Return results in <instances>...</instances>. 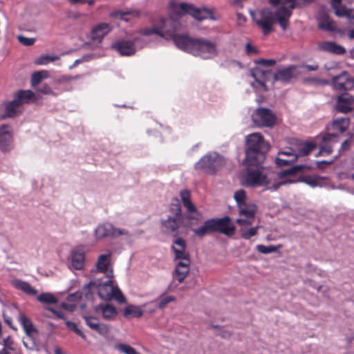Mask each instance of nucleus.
<instances>
[{
    "label": "nucleus",
    "instance_id": "cd10ccee",
    "mask_svg": "<svg viewBox=\"0 0 354 354\" xmlns=\"http://www.w3.org/2000/svg\"><path fill=\"white\" fill-rule=\"evenodd\" d=\"M257 210V207L254 203H245L239 206V215L243 217L254 218V215Z\"/></svg>",
    "mask_w": 354,
    "mask_h": 354
},
{
    "label": "nucleus",
    "instance_id": "3c124183",
    "mask_svg": "<svg viewBox=\"0 0 354 354\" xmlns=\"http://www.w3.org/2000/svg\"><path fill=\"white\" fill-rule=\"evenodd\" d=\"M113 299H115L119 304H125L127 302L125 297L118 287L115 288Z\"/></svg>",
    "mask_w": 354,
    "mask_h": 354
},
{
    "label": "nucleus",
    "instance_id": "4be33fe9",
    "mask_svg": "<svg viewBox=\"0 0 354 354\" xmlns=\"http://www.w3.org/2000/svg\"><path fill=\"white\" fill-rule=\"evenodd\" d=\"M251 75L255 79L256 82L265 88L266 84L264 82L270 81L272 77L273 78L270 71L263 70L259 66L255 67L251 71Z\"/></svg>",
    "mask_w": 354,
    "mask_h": 354
},
{
    "label": "nucleus",
    "instance_id": "de8ad7c7",
    "mask_svg": "<svg viewBox=\"0 0 354 354\" xmlns=\"http://www.w3.org/2000/svg\"><path fill=\"white\" fill-rule=\"evenodd\" d=\"M257 250L260 253H262V254H269V253H272V252H276L277 250V248L276 246H274V245L266 246V245H258L257 246Z\"/></svg>",
    "mask_w": 354,
    "mask_h": 354
},
{
    "label": "nucleus",
    "instance_id": "c03bdc74",
    "mask_svg": "<svg viewBox=\"0 0 354 354\" xmlns=\"http://www.w3.org/2000/svg\"><path fill=\"white\" fill-rule=\"evenodd\" d=\"M115 347L119 351L124 354H140L135 348L128 344H117Z\"/></svg>",
    "mask_w": 354,
    "mask_h": 354
},
{
    "label": "nucleus",
    "instance_id": "a19ab883",
    "mask_svg": "<svg viewBox=\"0 0 354 354\" xmlns=\"http://www.w3.org/2000/svg\"><path fill=\"white\" fill-rule=\"evenodd\" d=\"M315 148V145L313 143H306L298 150V152L294 156H297V160L300 156H306L310 153Z\"/></svg>",
    "mask_w": 354,
    "mask_h": 354
},
{
    "label": "nucleus",
    "instance_id": "680f3d73",
    "mask_svg": "<svg viewBox=\"0 0 354 354\" xmlns=\"http://www.w3.org/2000/svg\"><path fill=\"white\" fill-rule=\"evenodd\" d=\"M299 66V70L300 68L306 70L307 71H315L318 69V65H308V64H302L297 65Z\"/></svg>",
    "mask_w": 354,
    "mask_h": 354
},
{
    "label": "nucleus",
    "instance_id": "e433bc0d",
    "mask_svg": "<svg viewBox=\"0 0 354 354\" xmlns=\"http://www.w3.org/2000/svg\"><path fill=\"white\" fill-rule=\"evenodd\" d=\"M347 72L343 71L339 75L335 76L332 79L333 86L337 90L344 91L345 81L346 80Z\"/></svg>",
    "mask_w": 354,
    "mask_h": 354
},
{
    "label": "nucleus",
    "instance_id": "4d7b16f0",
    "mask_svg": "<svg viewBox=\"0 0 354 354\" xmlns=\"http://www.w3.org/2000/svg\"><path fill=\"white\" fill-rule=\"evenodd\" d=\"M354 87V79L350 77L348 73H347L346 80L345 81V86L344 88V91L351 90Z\"/></svg>",
    "mask_w": 354,
    "mask_h": 354
},
{
    "label": "nucleus",
    "instance_id": "473e14b6",
    "mask_svg": "<svg viewBox=\"0 0 354 354\" xmlns=\"http://www.w3.org/2000/svg\"><path fill=\"white\" fill-rule=\"evenodd\" d=\"M318 27L320 29L329 32L335 31L337 29L335 22L326 15H324L320 18Z\"/></svg>",
    "mask_w": 354,
    "mask_h": 354
},
{
    "label": "nucleus",
    "instance_id": "49530a36",
    "mask_svg": "<svg viewBox=\"0 0 354 354\" xmlns=\"http://www.w3.org/2000/svg\"><path fill=\"white\" fill-rule=\"evenodd\" d=\"M234 199L236 202L237 203L238 207L240 206V205L245 204V191L241 189L234 193Z\"/></svg>",
    "mask_w": 354,
    "mask_h": 354
},
{
    "label": "nucleus",
    "instance_id": "72a5a7b5",
    "mask_svg": "<svg viewBox=\"0 0 354 354\" xmlns=\"http://www.w3.org/2000/svg\"><path fill=\"white\" fill-rule=\"evenodd\" d=\"M12 285L16 288L21 290L28 295H36L37 293V291L34 288H32L28 282L16 279L12 281Z\"/></svg>",
    "mask_w": 354,
    "mask_h": 354
},
{
    "label": "nucleus",
    "instance_id": "7ed1b4c3",
    "mask_svg": "<svg viewBox=\"0 0 354 354\" xmlns=\"http://www.w3.org/2000/svg\"><path fill=\"white\" fill-rule=\"evenodd\" d=\"M174 10L180 16L189 14L197 21H203L207 19L213 21L218 19V17L215 15L216 10L214 8H207L204 6L196 8L192 4L181 3L175 5Z\"/></svg>",
    "mask_w": 354,
    "mask_h": 354
},
{
    "label": "nucleus",
    "instance_id": "2eb2a0df",
    "mask_svg": "<svg viewBox=\"0 0 354 354\" xmlns=\"http://www.w3.org/2000/svg\"><path fill=\"white\" fill-rule=\"evenodd\" d=\"M335 109L342 113H348L354 110V97L347 93L337 97Z\"/></svg>",
    "mask_w": 354,
    "mask_h": 354
},
{
    "label": "nucleus",
    "instance_id": "603ef678",
    "mask_svg": "<svg viewBox=\"0 0 354 354\" xmlns=\"http://www.w3.org/2000/svg\"><path fill=\"white\" fill-rule=\"evenodd\" d=\"M66 325L68 329L73 330L77 335H80L83 338H85L84 334L77 328V326L74 322L71 321H66Z\"/></svg>",
    "mask_w": 354,
    "mask_h": 354
},
{
    "label": "nucleus",
    "instance_id": "f8f14e48",
    "mask_svg": "<svg viewBox=\"0 0 354 354\" xmlns=\"http://www.w3.org/2000/svg\"><path fill=\"white\" fill-rule=\"evenodd\" d=\"M180 200L189 214V220H198L201 218V214L197 210L195 205L191 201V194L187 189H183L180 192Z\"/></svg>",
    "mask_w": 354,
    "mask_h": 354
},
{
    "label": "nucleus",
    "instance_id": "0eeeda50",
    "mask_svg": "<svg viewBox=\"0 0 354 354\" xmlns=\"http://www.w3.org/2000/svg\"><path fill=\"white\" fill-rule=\"evenodd\" d=\"M253 123L259 127L272 128L276 123L277 117L269 109L258 108L252 114Z\"/></svg>",
    "mask_w": 354,
    "mask_h": 354
},
{
    "label": "nucleus",
    "instance_id": "13d9d810",
    "mask_svg": "<svg viewBox=\"0 0 354 354\" xmlns=\"http://www.w3.org/2000/svg\"><path fill=\"white\" fill-rule=\"evenodd\" d=\"M57 59L55 57L43 56L41 57L37 61L38 64H46L49 62H53Z\"/></svg>",
    "mask_w": 354,
    "mask_h": 354
},
{
    "label": "nucleus",
    "instance_id": "c756f323",
    "mask_svg": "<svg viewBox=\"0 0 354 354\" xmlns=\"http://www.w3.org/2000/svg\"><path fill=\"white\" fill-rule=\"evenodd\" d=\"M20 105L21 104L19 103L18 100H16L15 98L7 103L5 106L6 113L0 115V120H3L6 118L15 117L17 114V109L19 108Z\"/></svg>",
    "mask_w": 354,
    "mask_h": 354
},
{
    "label": "nucleus",
    "instance_id": "a18cd8bd",
    "mask_svg": "<svg viewBox=\"0 0 354 354\" xmlns=\"http://www.w3.org/2000/svg\"><path fill=\"white\" fill-rule=\"evenodd\" d=\"M259 226L251 227L248 230H241V235L242 238L245 239H250L251 237L255 236L257 234V230Z\"/></svg>",
    "mask_w": 354,
    "mask_h": 354
},
{
    "label": "nucleus",
    "instance_id": "9d476101",
    "mask_svg": "<svg viewBox=\"0 0 354 354\" xmlns=\"http://www.w3.org/2000/svg\"><path fill=\"white\" fill-rule=\"evenodd\" d=\"M111 252L108 251L106 254L98 257L96 262V270L93 271V279L98 278L97 274H103L106 277H113L112 269L110 268Z\"/></svg>",
    "mask_w": 354,
    "mask_h": 354
},
{
    "label": "nucleus",
    "instance_id": "37998d69",
    "mask_svg": "<svg viewBox=\"0 0 354 354\" xmlns=\"http://www.w3.org/2000/svg\"><path fill=\"white\" fill-rule=\"evenodd\" d=\"M175 301V297L172 295H165V294L161 295L157 299L156 301H158V307L160 309H163L166 307V306L170 303Z\"/></svg>",
    "mask_w": 354,
    "mask_h": 354
},
{
    "label": "nucleus",
    "instance_id": "1a4fd4ad",
    "mask_svg": "<svg viewBox=\"0 0 354 354\" xmlns=\"http://www.w3.org/2000/svg\"><path fill=\"white\" fill-rule=\"evenodd\" d=\"M301 75L297 65H290L287 67L278 69L273 75V83L281 82L283 84L292 82Z\"/></svg>",
    "mask_w": 354,
    "mask_h": 354
},
{
    "label": "nucleus",
    "instance_id": "5701e85b",
    "mask_svg": "<svg viewBox=\"0 0 354 354\" xmlns=\"http://www.w3.org/2000/svg\"><path fill=\"white\" fill-rule=\"evenodd\" d=\"M110 31L111 27L109 24H100L93 28L91 31V38L93 41L100 42Z\"/></svg>",
    "mask_w": 354,
    "mask_h": 354
},
{
    "label": "nucleus",
    "instance_id": "c85d7f7f",
    "mask_svg": "<svg viewBox=\"0 0 354 354\" xmlns=\"http://www.w3.org/2000/svg\"><path fill=\"white\" fill-rule=\"evenodd\" d=\"M337 138L335 133H328L322 137L323 144L320 145V150L317 156L321 154H330L332 152V146L328 142Z\"/></svg>",
    "mask_w": 354,
    "mask_h": 354
},
{
    "label": "nucleus",
    "instance_id": "423d86ee",
    "mask_svg": "<svg viewBox=\"0 0 354 354\" xmlns=\"http://www.w3.org/2000/svg\"><path fill=\"white\" fill-rule=\"evenodd\" d=\"M224 164L225 160L222 156L216 153H210L201 158L196 164V168L212 174L222 167Z\"/></svg>",
    "mask_w": 354,
    "mask_h": 354
},
{
    "label": "nucleus",
    "instance_id": "bb28decb",
    "mask_svg": "<svg viewBox=\"0 0 354 354\" xmlns=\"http://www.w3.org/2000/svg\"><path fill=\"white\" fill-rule=\"evenodd\" d=\"M192 230L194 234L198 237H203L207 234L214 233L212 218L205 221L200 227Z\"/></svg>",
    "mask_w": 354,
    "mask_h": 354
},
{
    "label": "nucleus",
    "instance_id": "09e8293b",
    "mask_svg": "<svg viewBox=\"0 0 354 354\" xmlns=\"http://www.w3.org/2000/svg\"><path fill=\"white\" fill-rule=\"evenodd\" d=\"M295 161H297V156H293V158H291L290 159H283V158H277L275 160V162H276L277 165L279 167H286Z\"/></svg>",
    "mask_w": 354,
    "mask_h": 354
},
{
    "label": "nucleus",
    "instance_id": "4c0bfd02",
    "mask_svg": "<svg viewBox=\"0 0 354 354\" xmlns=\"http://www.w3.org/2000/svg\"><path fill=\"white\" fill-rule=\"evenodd\" d=\"M34 93L30 90H22L19 91L15 95V99L18 100L20 104L22 103H28L34 97Z\"/></svg>",
    "mask_w": 354,
    "mask_h": 354
},
{
    "label": "nucleus",
    "instance_id": "f257e3e1",
    "mask_svg": "<svg viewBox=\"0 0 354 354\" xmlns=\"http://www.w3.org/2000/svg\"><path fill=\"white\" fill-rule=\"evenodd\" d=\"M263 162L256 159L244 160L246 169L241 177L242 185L248 187H266L267 189L276 191L281 186L292 183L290 180L274 182L272 172H266L261 165Z\"/></svg>",
    "mask_w": 354,
    "mask_h": 354
},
{
    "label": "nucleus",
    "instance_id": "0e129e2a",
    "mask_svg": "<svg viewBox=\"0 0 354 354\" xmlns=\"http://www.w3.org/2000/svg\"><path fill=\"white\" fill-rule=\"evenodd\" d=\"M300 181L304 182L311 187H316L318 185L317 180L315 178H308L301 180Z\"/></svg>",
    "mask_w": 354,
    "mask_h": 354
},
{
    "label": "nucleus",
    "instance_id": "5fc2aeb1",
    "mask_svg": "<svg viewBox=\"0 0 354 354\" xmlns=\"http://www.w3.org/2000/svg\"><path fill=\"white\" fill-rule=\"evenodd\" d=\"M254 221L252 218L244 217L236 219V223L241 226L250 225Z\"/></svg>",
    "mask_w": 354,
    "mask_h": 354
},
{
    "label": "nucleus",
    "instance_id": "bf43d9fd",
    "mask_svg": "<svg viewBox=\"0 0 354 354\" xmlns=\"http://www.w3.org/2000/svg\"><path fill=\"white\" fill-rule=\"evenodd\" d=\"M143 34L145 35H150L151 34H157V35H159L160 36H161L162 37H165L163 35L162 32H161L160 31H159L156 28L145 29V30H143Z\"/></svg>",
    "mask_w": 354,
    "mask_h": 354
},
{
    "label": "nucleus",
    "instance_id": "ddd939ff",
    "mask_svg": "<svg viewBox=\"0 0 354 354\" xmlns=\"http://www.w3.org/2000/svg\"><path fill=\"white\" fill-rule=\"evenodd\" d=\"M169 37L178 48L192 54L196 39L190 38L186 35L172 34L171 32L169 34Z\"/></svg>",
    "mask_w": 354,
    "mask_h": 354
},
{
    "label": "nucleus",
    "instance_id": "2f4dec72",
    "mask_svg": "<svg viewBox=\"0 0 354 354\" xmlns=\"http://www.w3.org/2000/svg\"><path fill=\"white\" fill-rule=\"evenodd\" d=\"M113 225L102 224L95 229V234L97 239H102L106 236H112Z\"/></svg>",
    "mask_w": 354,
    "mask_h": 354
},
{
    "label": "nucleus",
    "instance_id": "e2e57ef3",
    "mask_svg": "<svg viewBox=\"0 0 354 354\" xmlns=\"http://www.w3.org/2000/svg\"><path fill=\"white\" fill-rule=\"evenodd\" d=\"M72 4H82L88 3L89 6H92L95 3V0H69Z\"/></svg>",
    "mask_w": 354,
    "mask_h": 354
},
{
    "label": "nucleus",
    "instance_id": "774afa93",
    "mask_svg": "<svg viewBox=\"0 0 354 354\" xmlns=\"http://www.w3.org/2000/svg\"><path fill=\"white\" fill-rule=\"evenodd\" d=\"M351 142L349 140H344L341 145V148L339 149L340 151H344L348 150L350 147Z\"/></svg>",
    "mask_w": 354,
    "mask_h": 354
},
{
    "label": "nucleus",
    "instance_id": "6e6552de",
    "mask_svg": "<svg viewBox=\"0 0 354 354\" xmlns=\"http://www.w3.org/2000/svg\"><path fill=\"white\" fill-rule=\"evenodd\" d=\"M192 54L199 55L204 59H209L216 55V46L212 41L205 39H196Z\"/></svg>",
    "mask_w": 354,
    "mask_h": 354
},
{
    "label": "nucleus",
    "instance_id": "6ab92c4d",
    "mask_svg": "<svg viewBox=\"0 0 354 354\" xmlns=\"http://www.w3.org/2000/svg\"><path fill=\"white\" fill-rule=\"evenodd\" d=\"M175 246L171 247V250L175 254V260L189 259V254L185 251L186 243L182 238H178L174 241Z\"/></svg>",
    "mask_w": 354,
    "mask_h": 354
},
{
    "label": "nucleus",
    "instance_id": "f03ea898",
    "mask_svg": "<svg viewBox=\"0 0 354 354\" xmlns=\"http://www.w3.org/2000/svg\"><path fill=\"white\" fill-rule=\"evenodd\" d=\"M245 159L263 161L265 153L270 148L265 142L263 137L259 133H251L246 137Z\"/></svg>",
    "mask_w": 354,
    "mask_h": 354
},
{
    "label": "nucleus",
    "instance_id": "a211bd4d",
    "mask_svg": "<svg viewBox=\"0 0 354 354\" xmlns=\"http://www.w3.org/2000/svg\"><path fill=\"white\" fill-rule=\"evenodd\" d=\"M190 260H180L177 263L173 272V277L176 279L178 283H182L189 272Z\"/></svg>",
    "mask_w": 354,
    "mask_h": 354
},
{
    "label": "nucleus",
    "instance_id": "20e7f679",
    "mask_svg": "<svg viewBox=\"0 0 354 354\" xmlns=\"http://www.w3.org/2000/svg\"><path fill=\"white\" fill-rule=\"evenodd\" d=\"M105 281H102V277L95 278L91 280L89 283L85 284L83 289L85 292L86 297H88L90 292L91 287H96L98 288L99 297L105 301H110L113 299V295H114L115 288L113 286V277H106Z\"/></svg>",
    "mask_w": 354,
    "mask_h": 354
},
{
    "label": "nucleus",
    "instance_id": "f3484780",
    "mask_svg": "<svg viewBox=\"0 0 354 354\" xmlns=\"http://www.w3.org/2000/svg\"><path fill=\"white\" fill-rule=\"evenodd\" d=\"M317 49L329 53L342 55L346 53L345 48L334 41H324L318 43Z\"/></svg>",
    "mask_w": 354,
    "mask_h": 354
},
{
    "label": "nucleus",
    "instance_id": "864d4df0",
    "mask_svg": "<svg viewBox=\"0 0 354 354\" xmlns=\"http://www.w3.org/2000/svg\"><path fill=\"white\" fill-rule=\"evenodd\" d=\"M17 39L21 44L26 46L33 45L35 41V38H28L22 35H19Z\"/></svg>",
    "mask_w": 354,
    "mask_h": 354
},
{
    "label": "nucleus",
    "instance_id": "ea45409f",
    "mask_svg": "<svg viewBox=\"0 0 354 354\" xmlns=\"http://www.w3.org/2000/svg\"><path fill=\"white\" fill-rule=\"evenodd\" d=\"M37 300L43 304H55L57 303V299L51 293H42L37 297Z\"/></svg>",
    "mask_w": 354,
    "mask_h": 354
},
{
    "label": "nucleus",
    "instance_id": "393cba45",
    "mask_svg": "<svg viewBox=\"0 0 354 354\" xmlns=\"http://www.w3.org/2000/svg\"><path fill=\"white\" fill-rule=\"evenodd\" d=\"M95 310L96 312L100 311L102 317L106 320L113 319L118 315L116 308L109 304H100L95 307Z\"/></svg>",
    "mask_w": 354,
    "mask_h": 354
},
{
    "label": "nucleus",
    "instance_id": "052dcab7",
    "mask_svg": "<svg viewBox=\"0 0 354 354\" xmlns=\"http://www.w3.org/2000/svg\"><path fill=\"white\" fill-rule=\"evenodd\" d=\"M245 51L248 55L257 53V49L254 46H252L250 43L245 44Z\"/></svg>",
    "mask_w": 354,
    "mask_h": 354
},
{
    "label": "nucleus",
    "instance_id": "a878e982",
    "mask_svg": "<svg viewBox=\"0 0 354 354\" xmlns=\"http://www.w3.org/2000/svg\"><path fill=\"white\" fill-rule=\"evenodd\" d=\"M19 321L27 335V339L30 340L32 338L34 333H37V330L34 327L31 321L25 315H21L19 317Z\"/></svg>",
    "mask_w": 354,
    "mask_h": 354
},
{
    "label": "nucleus",
    "instance_id": "dca6fc26",
    "mask_svg": "<svg viewBox=\"0 0 354 354\" xmlns=\"http://www.w3.org/2000/svg\"><path fill=\"white\" fill-rule=\"evenodd\" d=\"M310 167L305 165H299L293 166L288 169L284 170L283 171L275 173L272 172L273 180L275 181H289L290 179L283 180V178L289 176H293L296 174L302 171L305 169H309ZM292 181V180H290ZM295 181L292 180V183Z\"/></svg>",
    "mask_w": 354,
    "mask_h": 354
},
{
    "label": "nucleus",
    "instance_id": "39448f33",
    "mask_svg": "<svg viewBox=\"0 0 354 354\" xmlns=\"http://www.w3.org/2000/svg\"><path fill=\"white\" fill-rule=\"evenodd\" d=\"M183 223L181 207L178 198H174L170 207V214L166 220L162 221V225L170 232L177 235L178 227Z\"/></svg>",
    "mask_w": 354,
    "mask_h": 354
},
{
    "label": "nucleus",
    "instance_id": "58836bf2",
    "mask_svg": "<svg viewBox=\"0 0 354 354\" xmlns=\"http://www.w3.org/2000/svg\"><path fill=\"white\" fill-rule=\"evenodd\" d=\"M342 0H330L331 6L335 10V13L338 17L348 16L349 13L345 8L341 6Z\"/></svg>",
    "mask_w": 354,
    "mask_h": 354
},
{
    "label": "nucleus",
    "instance_id": "f704fd0d",
    "mask_svg": "<svg viewBox=\"0 0 354 354\" xmlns=\"http://www.w3.org/2000/svg\"><path fill=\"white\" fill-rule=\"evenodd\" d=\"M143 315V310L140 306L128 305L124 309V316L127 318L130 317H140Z\"/></svg>",
    "mask_w": 354,
    "mask_h": 354
},
{
    "label": "nucleus",
    "instance_id": "412c9836",
    "mask_svg": "<svg viewBox=\"0 0 354 354\" xmlns=\"http://www.w3.org/2000/svg\"><path fill=\"white\" fill-rule=\"evenodd\" d=\"M112 48L116 50L122 55L129 56L133 55L136 48L133 42L129 41L121 40L112 44Z\"/></svg>",
    "mask_w": 354,
    "mask_h": 354
},
{
    "label": "nucleus",
    "instance_id": "7c9ffc66",
    "mask_svg": "<svg viewBox=\"0 0 354 354\" xmlns=\"http://www.w3.org/2000/svg\"><path fill=\"white\" fill-rule=\"evenodd\" d=\"M350 125V119L347 117L337 118L332 124L333 129L340 133L345 132Z\"/></svg>",
    "mask_w": 354,
    "mask_h": 354
},
{
    "label": "nucleus",
    "instance_id": "4468645a",
    "mask_svg": "<svg viewBox=\"0 0 354 354\" xmlns=\"http://www.w3.org/2000/svg\"><path fill=\"white\" fill-rule=\"evenodd\" d=\"M140 15V11L133 8H127L124 10H114L109 12L110 17L126 22H129L135 18H139Z\"/></svg>",
    "mask_w": 354,
    "mask_h": 354
},
{
    "label": "nucleus",
    "instance_id": "aec40b11",
    "mask_svg": "<svg viewBox=\"0 0 354 354\" xmlns=\"http://www.w3.org/2000/svg\"><path fill=\"white\" fill-rule=\"evenodd\" d=\"M84 319L90 328L97 332L102 335H106L109 332V328L106 324H100L95 317L84 316Z\"/></svg>",
    "mask_w": 354,
    "mask_h": 354
},
{
    "label": "nucleus",
    "instance_id": "b1692460",
    "mask_svg": "<svg viewBox=\"0 0 354 354\" xmlns=\"http://www.w3.org/2000/svg\"><path fill=\"white\" fill-rule=\"evenodd\" d=\"M6 125L0 127V149L4 152L10 149L12 141V133L10 131L6 130Z\"/></svg>",
    "mask_w": 354,
    "mask_h": 354
},
{
    "label": "nucleus",
    "instance_id": "9b49d317",
    "mask_svg": "<svg viewBox=\"0 0 354 354\" xmlns=\"http://www.w3.org/2000/svg\"><path fill=\"white\" fill-rule=\"evenodd\" d=\"M214 233H220L227 236H232L235 232V226L231 218L225 216L220 218H212Z\"/></svg>",
    "mask_w": 354,
    "mask_h": 354
},
{
    "label": "nucleus",
    "instance_id": "8fccbe9b",
    "mask_svg": "<svg viewBox=\"0 0 354 354\" xmlns=\"http://www.w3.org/2000/svg\"><path fill=\"white\" fill-rule=\"evenodd\" d=\"M120 236H131L129 231L123 228H118L113 225L112 237L116 238Z\"/></svg>",
    "mask_w": 354,
    "mask_h": 354
},
{
    "label": "nucleus",
    "instance_id": "6e6d98bb",
    "mask_svg": "<svg viewBox=\"0 0 354 354\" xmlns=\"http://www.w3.org/2000/svg\"><path fill=\"white\" fill-rule=\"evenodd\" d=\"M255 63L257 64H261L264 66H271L275 64L276 61L274 59H259L255 61Z\"/></svg>",
    "mask_w": 354,
    "mask_h": 354
},
{
    "label": "nucleus",
    "instance_id": "79ce46f5",
    "mask_svg": "<svg viewBox=\"0 0 354 354\" xmlns=\"http://www.w3.org/2000/svg\"><path fill=\"white\" fill-rule=\"evenodd\" d=\"M48 77V72L46 71H41L35 72L32 74L31 78V84L32 86H36L41 80Z\"/></svg>",
    "mask_w": 354,
    "mask_h": 354
},
{
    "label": "nucleus",
    "instance_id": "338daca9",
    "mask_svg": "<svg viewBox=\"0 0 354 354\" xmlns=\"http://www.w3.org/2000/svg\"><path fill=\"white\" fill-rule=\"evenodd\" d=\"M218 335L224 338V339H228L231 337V332L227 330H225V329H220V332L218 333Z\"/></svg>",
    "mask_w": 354,
    "mask_h": 354
},
{
    "label": "nucleus",
    "instance_id": "c9c22d12",
    "mask_svg": "<svg viewBox=\"0 0 354 354\" xmlns=\"http://www.w3.org/2000/svg\"><path fill=\"white\" fill-rule=\"evenodd\" d=\"M84 263V254L82 251H75L72 254L71 263L76 270H80L83 268Z\"/></svg>",
    "mask_w": 354,
    "mask_h": 354
},
{
    "label": "nucleus",
    "instance_id": "69168bd1",
    "mask_svg": "<svg viewBox=\"0 0 354 354\" xmlns=\"http://www.w3.org/2000/svg\"><path fill=\"white\" fill-rule=\"evenodd\" d=\"M279 155H286L288 156H291V158H293V156L296 155L297 153L292 148H289L286 151H279Z\"/></svg>",
    "mask_w": 354,
    "mask_h": 354
}]
</instances>
